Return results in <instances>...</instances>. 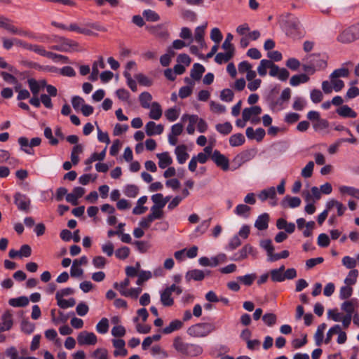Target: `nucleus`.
Here are the masks:
<instances>
[{
  "mask_svg": "<svg viewBox=\"0 0 359 359\" xmlns=\"http://www.w3.org/2000/svg\"><path fill=\"white\" fill-rule=\"evenodd\" d=\"M149 118L154 120H158L162 116V109L158 102H153L149 111Z\"/></svg>",
  "mask_w": 359,
  "mask_h": 359,
  "instance_id": "obj_39",
  "label": "nucleus"
},
{
  "mask_svg": "<svg viewBox=\"0 0 359 359\" xmlns=\"http://www.w3.org/2000/svg\"><path fill=\"white\" fill-rule=\"evenodd\" d=\"M339 193L343 196L348 195L357 199H359V189L355 188L353 187L343 185L339 187Z\"/></svg>",
  "mask_w": 359,
  "mask_h": 359,
  "instance_id": "obj_31",
  "label": "nucleus"
},
{
  "mask_svg": "<svg viewBox=\"0 0 359 359\" xmlns=\"http://www.w3.org/2000/svg\"><path fill=\"white\" fill-rule=\"evenodd\" d=\"M182 120L183 121L188 120L189 124L187 127V132L189 135H193L195 132V125L196 124L197 121H198V116L196 114H184L182 117Z\"/></svg>",
  "mask_w": 359,
  "mask_h": 359,
  "instance_id": "obj_22",
  "label": "nucleus"
},
{
  "mask_svg": "<svg viewBox=\"0 0 359 359\" xmlns=\"http://www.w3.org/2000/svg\"><path fill=\"white\" fill-rule=\"evenodd\" d=\"M353 294V288L349 285L342 286L339 291V298L341 299H347Z\"/></svg>",
  "mask_w": 359,
  "mask_h": 359,
  "instance_id": "obj_64",
  "label": "nucleus"
},
{
  "mask_svg": "<svg viewBox=\"0 0 359 359\" xmlns=\"http://www.w3.org/2000/svg\"><path fill=\"white\" fill-rule=\"evenodd\" d=\"M256 277L257 276L255 273H250L245 276H238L237 279L244 285L250 286L253 283Z\"/></svg>",
  "mask_w": 359,
  "mask_h": 359,
  "instance_id": "obj_53",
  "label": "nucleus"
},
{
  "mask_svg": "<svg viewBox=\"0 0 359 359\" xmlns=\"http://www.w3.org/2000/svg\"><path fill=\"white\" fill-rule=\"evenodd\" d=\"M309 79V76L306 74H296L291 77L290 84L292 86H297L301 83L308 82Z\"/></svg>",
  "mask_w": 359,
  "mask_h": 359,
  "instance_id": "obj_37",
  "label": "nucleus"
},
{
  "mask_svg": "<svg viewBox=\"0 0 359 359\" xmlns=\"http://www.w3.org/2000/svg\"><path fill=\"white\" fill-rule=\"evenodd\" d=\"M262 320L266 325H268L269 327H272L273 325H274L276 324V320H277V317L274 313H265L262 316Z\"/></svg>",
  "mask_w": 359,
  "mask_h": 359,
  "instance_id": "obj_63",
  "label": "nucleus"
},
{
  "mask_svg": "<svg viewBox=\"0 0 359 359\" xmlns=\"http://www.w3.org/2000/svg\"><path fill=\"white\" fill-rule=\"evenodd\" d=\"M173 348L180 353L189 356L196 357L202 354L203 348L194 344L186 343L183 341L182 339L177 337L173 340Z\"/></svg>",
  "mask_w": 359,
  "mask_h": 359,
  "instance_id": "obj_2",
  "label": "nucleus"
},
{
  "mask_svg": "<svg viewBox=\"0 0 359 359\" xmlns=\"http://www.w3.org/2000/svg\"><path fill=\"white\" fill-rule=\"evenodd\" d=\"M259 198L262 201H265L267 199H271L273 201L270 203L272 206H276L277 205L276 201V191L275 187H271L268 189H265L262 190L258 195Z\"/></svg>",
  "mask_w": 359,
  "mask_h": 359,
  "instance_id": "obj_12",
  "label": "nucleus"
},
{
  "mask_svg": "<svg viewBox=\"0 0 359 359\" xmlns=\"http://www.w3.org/2000/svg\"><path fill=\"white\" fill-rule=\"evenodd\" d=\"M156 156L158 158V166L161 169H165L172 163V158L168 152L157 154Z\"/></svg>",
  "mask_w": 359,
  "mask_h": 359,
  "instance_id": "obj_29",
  "label": "nucleus"
},
{
  "mask_svg": "<svg viewBox=\"0 0 359 359\" xmlns=\"http://www.w3.org/2000/svg\"><path fill=\"white\" fill-rule=\"evenodd\" d=\"M103 69L104 68V63L102 60V58H100V60L97 62H95L92 67V72L90 74V79L92 80H95L97 78V75L99 74V69L98 68Z\"/></svg>",
  "mask_w": 359,
  "mask_h": 359,
  "instance_id": "obj_52",
  "label": "nucleus"
},
{
  "mask_svg": "<svg viewBox=\"0 0 359 359\" xmlns=\"http://www.w3.org/2000/svg\"><path fill=\"white\" fill-rule=\"evenodd\" d=\"M151 199L154 203L152 206L163 208L165 206V202L163 199L162 194H156L151 196Z\"/></svg>",
  "mask_w": 359,
  "mask_h": 359,
  "instance_id": "obj_60",
  "label": "nucleus"
},
{
  "mask_svg": "<svg viewBox=\"0 0 359 359\" xmlns=\"http://www.w3.org/2000/svg\"><path fill=\"white\" fill-rule=\"evenodd\" d=\"M112 344L116 350L114 352L115 356L122 355L126 356L128 353L127 350L125 348L126 342L121 339H114L112 340Z\"/></svg>",
  "mask_w": 359,
  "mask_h": 359,
  "instance_id": "obj_20",
  "label": "nucleus"
},
{
  "mask_svg": "<svg viewBox=\"0 0 359 359\" xmlns=\"http://www.w3.org/2000/svg\"><path fill=\"white\" fill-rule=\"evenodd\" d=\"M287 24L288 27L287 34L290 35L298 32L301 27V24L298 18L292 15L290 16V18L287 21Z\"/></svg>",
  "mask_w": 359,
  "mask_h": 359,
  "instance_id": "obj_23",
  "label": "nucleus"
},
{
  "mask_svg": "<svg viewBox=\"0 0 359 359\" xmlns=\"http://www.w3.org/2000/svg\"><path fill=\"white\" fill-rule=\"evenodd\" d=\"M262 113V108L259 106H252L245 108L242 112V117L245 121H248L254 116H258Z\"/></svg>",
  "mask_w": 359,
  "mask_h": 359,
  "instance_id": "obj_18",
  "label": "nucleus"
},
{
  "mask_svg": "<svg viewBox=\"0 0 359 359\" xmlns=\"http://www.w3.org/2000/svg\"><path fill=\"white\" fill-rule=\"evenodd\" d=\"M14 203L17 205L19 210L27 213L29 212L31 201L25 194L17 192L14 195Z\"/></svg>",
  "mask_w": 359,
  "mask_h": 359,
  "instance_id": "obj_7",
  "label": "nucleus"
},
{
  "mask_svg": "<svg viewBox=\"0 0 359 359\" xmlns=\"http://www.w3.org/2000/svg\"><path fill=\"white\" fill-rule=\"evenodd\" d=\"M359 39V22L344 29L337 37L342 43H350Z\"/></svg>",
  "mask_w": 359,
  "mask_h": 359,
  "instance_id": "obj_4",
  "label": "nucleus"
},
{
  "mask_svg": "<svg viewBox=\"0 0 359 359\" xmlns=\"http://www.w3.org/2000/svg\"><path fill=\"white\" fill-rule=\"evenodd\" d=\"M56 299L57 302V305L61 309H67L69 307H73L76 304L75 299L74 298H70L69 299H65L62 298H56Z\"/></svg>",
  "mask_w": 359,
  "mask_h": 359,
  "instance_id": "obj_58",
  "label": "nucleus"
},
{
  "mask_svg": "<svg viewBox=\"0 0 359 359\" xmlns=\"http://www.w3.org/2000/svg\"><path fill=\"white\" fill-rule=\"evenodd\" d=\"M8 303L13 307H25L28 305L29 299L27 297L22 296L18 298L11 299Z\"/></svg>",
  "mask_w": 359,
  "mask_h": 359,
  "instance_id": "obj_40",
  "label": "nucleus"
},
{
  "mask_svg": "<svg viewBox=\"0 0 359 359\" xmlns=\"http://www.w3.org/2000/svg\"><path fill=\"white\" fill-rule=\"evenodd\" d=\"M269 216L267 213H263L259 215L255 221V226L258 230H265L268 228Z\"/></svg>",
  "mask_w": 359,
  "mask_h": 359,
  "instance_id": "obj_30",
  "label": "nucleus"
},
{
  "mask_svg": "<svg viewBox=\"0 0 359 359\" xmlns=\"http://www.w3.org/2000/svg\"><path fill=\"white\" fill-rule=\"evenodd\" d=\"M130 252V250L128 247L123 246L115 251V256L118 259L124 260L128 257Z\"/></svg>",
  "mask_w": 359,
  "mask_h": 359,
  "instance_id": "obj_54",
  "label": "nucleus"
},
{
  "mask_svg": "<svg viewBox=\"0 0 359 359\" xmlns=\"http://www.w3.org/2000/svg\"><path fill=\"white\" fill-rule=\"evenodd\" d=\"M0 27L6 29L10 33L13 34H18L23 36H28L27 32L18 28L11 23L9 19L6 18L4 17H1V20L0 21Z\"/></svg>",
  "mask_w": 359,
  "mask_h": 359,
  "instance_id": "obj_9",
  "label": "nucleus"
},
{
  "mask_svg": "<svg viewBox=\"0 0 359 359\" xmlns=\"http://www.w3.org/2000/svg\"><path fill=\"white\" fill-rule=\"evenodd\" d=\"M275 91V88L271 90L270 95L267 97V101L271 110H273V111H279L285 109V102H283V101H282L280 97L276 98L273 95Z\"/></svg>",
  "mask_w": 359,
  "mask_h": 359,
  "instance_id": "obj_13",
  "label": "nucleus"
},
{
  "mask_svg": "<svg viewBox=\"0 0 359 359\" xmlns=\"http://www.w3.org/2000/svg\"><path fill=\"white\" fill-rule=\"evenodd\" d=\"M139 100L141 104V106L144 109H148L150 107L149 102L152 100L151 95L148 92H143L139 96Z\"/></svg>",
  "mask_w": 359,
  "mask_h": 359,
  "instance_id": "obj_50",
  "label": "nucleus"
},
{
  "mask_svg": "<svg viewBox=\"0 0 359 359\" xmlns=\"http://www.w3.org/2000/svg\"><path fill=\"white\" fill-rule=\"evenodd\" d=\"M160 302L165 307H170L174 304V299L172 294L165 289L160 291Z\"/></svg>",
  "mask_w": 359,
  "mask_h": 359,
  "instance_id": "obj_26",
  "label": "nucleus"
},
{
  "mask_svg": "<svg viewBox=\"0 0 359 359\" xmlns=\"http://www.w3.org/2000/svg\"><path fill=\"white\" fill-rule=\"evenodd\" d=\"M217 327L214 323H199L190 326L187 329V334L193 337H205L215 331Z\"/></svg>",
  "mask_w": 359,
  "mask_h": 359,
  "instance_id": "obj_3",
  "label": "nucleus"
},
{
  "mask_svg": "<svg viewBox=\"0 0 359 359\" xmlns=\"http://www.w3.org/2000/svg\"><path fill=\"white\" fill-rule=\"evenodd\" d=\"M205 71V67L199 63H195L191 69V77L195 81H199Z\"/></svg>",
  "mask_w": 359,
  "mask_h": 359,
  "instance_id": "obj_33",
  "label": "nucleus"
},
{
  "mask_svg": "<svg viewBox=\"0 0 359 359\" xmlns=\"http://www.w3.org/2000/svg\"><path fill=\"white\" fill-rule=\"evenodd\" d=\"M147 29L156 36L160 38H166L168 36V31L161 25L156 26L147 27Z\"/></svg>",
  "mask_w": 359,
  "mask_h": 359,
  "instance_id": "obj_32",
  "label": "nucleus"
},
{
  "mask_svg": "<svg viewBox=\"0 0 359 359\" xmlns=\"http://www.w3.org/2000/svg\"><path fill=\"white\" fill-rule=\"evenodd\" d=\"M67 30L71 32H76L79 34H82L86 36H92L94 34L93 32L87 27H80L76 23H71L67 27Z\"/></svg>",
  "mask_w": 359,
  "mask_h": 359,
  "instance_id": "obj_38",
  "label": "nucleus"
},
{
  "mask_svg": "<svg viewBox=\"0 0 359 359\" xmlns=\"http://www.w3.org/2000/svg\"><path fill=\"white\" fill-rule=\"evenodd\" d=\"M175 154L177 160L180 164H183L189 158V154L187 152V147L184 144L179 145L175 148Z\"/></svg>",
  "mask_w": 359,
  "mask_h": 359,
  "instance_id": "obj_27",
  "label": "nucleus"
},
{
  "mask_svg": "<svg viewBox=\"0 0 359 359\" xmlns=\"http://www.w3.org/2000/svg\"><path fill=\"white\" fill-rule=\"evenodd\" d=\"M207 23L204 25L197 27L195 29L194 39L201 46L205 45L204 35Z\"/></svg>",
  "mask_w": 359,
  "mask_h": 359,
  "instance_id": "obj_36",
  "label": "nucleus"
},
{
  "mask_svg": "<svg viewBox=\"0 0 359 359\" xmlns=\"http://www.w3.org/2000/svg\"><path fill=\"white\" fill-rule=\"evenodd\" d=\"M18 142L22 151L27 154L33 155L34 154L33 147L39 146L41 143V139L36 137L32 138L29 141L26 137H20L18 139Z\"/></svg>",
  "mask_w": 359,
  "mask_h": 359,
  "instance_id": "obj_5",
  "label": "nucleus"
},
{
  "mask_svg": "<svg viewBox=\"0 0 359 359\" xmlns=\"http://www.w3.org/2000/svg\"><path fill=\"white\" fill-rule=\"evenodd\" d=\"M164 130V127L161 124H156L154 121H149L145 126V131L148 136L161 135Z\"/></svg>",
  "mask_w": 359,
  "mask_h": 359,
  "instance_id": "obj_17",
  "label": "nucleus"
},
{
  "mask_svg": "<svg viewBox=\"0 0 359 359\" xmlns=\"http://www.w3.org/2000/svg\"><path fill=\"white\" fill-rule=\"evenodd\" d=\"M27 84L33 95H38L41 90L38 81L34 78H30L27 79Z\"/></svg>",
  "mask_w": 359,
  "mask_h": 359,
  "instance_id": "obj_56",
  "label": "nucleus"
},
{
  "mask_svg": "<svg viewBox=\"0 0 359 359\" xmlns=\"http://www.w3.org/2000/svg\"><path fill=\"white\" fill-rule=\"evenodd\" d=\"M342 264L348 269H354L357 265V260L350 256H345L341 260Z\"/></svg>",
  "mask_w": 359,
  "mask_h": 359,
  "instance_id": "obj_61",
  "label": "nucleus"
},
{
  "mask_svg": "<svg viewBox=\"0 0 359 359\" xmlns=\"http://www.w3.org/2000/svg\"><path fill=\"white\" fill-rule=\"evenodd\" d=\"M285 266L282 265L278 269H272L270 271L271 280L273 282H283Z\"/></svg>",
  "mask_w": 359,
  "mask_h": 359,
  "instance_id": "obj_35",
  "label": "nucleus"
},
{
  "mask_svg": "<svg viewBox=\"0 0 359 359\" xmlns=\"http://www.w3.org/2000/svg\"><path fill=\"white\" fill-rule=\"evenodd\" d=\"M349 71L347 68L342 67L335 69L330 76V79H339L340 77H348Z\"/></svg>",
  "mask_w": 359,
  "mask_h": 359,
  "instance_id": "obj_57",
  "label": "nucleus"
},
{
  "mask_svg": "<svg viewBox=\"0 0 359 359\" xmlns=\"http://www.w3.org/2000/svg\"><path fill=\"white\" fill-rule=\"evenodd\" d=\"M358 300L353 298L344 302L341 306V309L346 313L345 315H350L351 316H353L355 313V309L358 307Z\"/></svg>",
  "mask_w": 359,
  "mask_h": 359,
  "instance_id": "obj_14",
  "label": "nucleus"
},
{
  "mask_svg": "<svg viewBox=\"0 0 359 359\" xmlns=\"http://www.w3.org/2000/svg\"><path fill=\"white\" fill-rule=\"evenodd\" d=\"M83 147L81 144H76L74 146L72 153H71V161L73 165H76L78 164L79 161V155L82 153Z\"/></svg>",
  "mask_w": 359,
  "mask_h": 359,
  "instance_id": "obj_43",
  "label": "nucleus"
},
{
  "mask_svg": "<svg viewBox=\"0 0 359 359\" xmlns=\"http://www.w3.org/2000/svg\"><path fill=\"white\" fill-rule=\"evenodd\" d=\"M257 154V151L253 149H247L244 150L239 154H238L233 158V163H235L237 167L241 166L243 164H244L246 162L250 161L252 158H255V155Z\"/></svg>",
  "mask_w": 359,
  "mask_h": 359,
  "instance_id": "obj_8",
  "label": "nucleus"
},
{
  "mask_svg": "<svg viewBox=\"0 0 359 359\" xmlns=\"http://www.w3.org/2000/svg\"><path fill=\"white\" fill-rule=\"evenodd\" d=\"M306 60L313 64L318 70L327 67V62L322 59L319 54H310L306 57Z\"/></svg>",
  "mask_w": 359,
  "mask_h": 359,
  "instance_id": "obj_19",
  "label": "nucleus"
},
{
  "mask_svg": "<svg viewBox=\"0 0 359 359\" xmlns=\"http://www.w3.org/2000/svg\"><path fill=\"white\" fill-rule=\"evenodd\" d=\"M0 323V332L10 330L13 325V315L8 311L4 313Z\"/></svg>",
  "mask_w": 359,
  "mask_h": 359,
  "instance_id": "obj_16",
  "label": "nucleus"
},
{
  "mask_svg": "<svg viewBox=\"0 0 359 359\" xmlns=\"http://www.w3.org/2000/svg\"><path fill=\"white\" fill-rule=\"evenodd\" d=\"M109 327V320L107 318H102L96 325V331L104 334L108 332Z\"/></svg>",
  "mask_w": 359,
  "mask_h": 359,
  "instance_id": "obj_46",
  "label": "nucleus"
},
{
  "mask_svg": "<svg viewBox=\"0 0 359 359\" xmlns=\"http://www.w3.org/2000/svg\"><path fill=\"white\" fill-rule=\"evenodd\" d=\"M183 326H184L183 321L178 320V319H175V320H172L168 326L165 327L162 330V332L164 334H169L175 331H178V330H181L183 327Z\"/></svg>",
  "mask_w": 359,
  "mask_h": 359,
  "instance_id": "obj_21",
  "label": "nucleus"
},
{
  "mask_svg": "<svg viewBox=\"0 0 359 359\" xmlns=\"http://www.w3.org/2000/svg\"><path fill=\"white\" fill-rule=\"evenodd\" d=\"M245 137L242 133L233 134L229 137V144L231 147L241 146L245 143Z\"/></svg>",
  "mask_w": 359,
  "mask_h": 359,
  "instance_id": "obj_41",
  "label": "nucleus"
},
{
  "mask_svg": "<svg viewBox=\"0 0 359 359\" xmlns=\"http://www.w3.org/2000/svg\"><path fill=\"white\" fill-rule=\"evenodd\" d=\"M211 159L217 165L220 167L223 170L229 169V159L218 150H215L211 156Z\"/></svg>",
  "mask_w": 359,
  "mask_h": 359,
  "instance_id": "obj_11",
  "label": "nucleus"
},
{
  "mask_svg": "<svg viewBox=\"0 0 359 359\" xmlns=\"http://www.w3.org/2000/svg\"><path fill=\"white\" fill-rule=\"evenodd\" d=\"M142 15L145 20L149 22H157L160 20L159 15L151 9L144 10Z\"/></svg>",
  "mask_w": 359,
  "mask_h": 359,
  "instance_id": "obj_51",
  "label": "nucleus"
},
{
  "mask_svg": "<svg viewBox=\"0 0 359 359\" xmlns=\"http://www.w3.org/2000/svg\"><path fill=\"white\" fill-rule=\"evenodd\" d=\"M77 341L81 346L95 345L97 341V338L93 332L83 331L78 334Z\"/></svg>",
  "mask_w": 359,
  "mask_h": 359,
  "instance_id": "obj_10",
  "label": "nucleus"
},
{
  "mask_svg": "<svg viewBox=\"0 0 359 359\" xmlns=\"http://www.w3.org/2000/svg\"><path fill=\"white\" fill-rule=\"evenodd\" d=\"M163 215H164V213H163V208L151 206L149 216H150L153 219L154 221L155 219H162L163 217Z\"/></svg>",
  "mask_w": 359,
  "mask_h": 359,
  "instance_id": "obj_62",
  "label": "nucleus"
},
{
  "mask_svg": "<svg viewBox=\"0 0 359 359\" xmlns=\"http://www.w3.org/2000/svg\"><path fill=\"white\" fill-rule=\"evenodd\" d=\"M233 53L232 51L226 50L225 53H219L216 55L215 60L218 64L226 62L233 57Z\"/></svg>",
  "mask_w": 359,
  "mask_h": 359,
  "instance_id": "obj_49",
  "label": "nucleus"
},
{
  "mask_svg": "<svg viewBox=\"0 0 359 359\" xmlns=\"http://www.w3.org/2000/svg\"><path fill=\"white\" fill-rule=\"evenodd\" d=\"M302 201L299 197L287 196L281 202V205L286 208L287 207L295 208L301 205Z\"/></svg>",
  "mask_w": 359,
  "mask_h": 359,
  "instance_id": "obj_24",
  "label": "nucleus"
},
{
  "mask_svg": "<svg viewBox=\"0 0 359 359\" xmlns=\"http://www.w3.org/2000/svg\"><path fill=\"white\" fill-rule=\"evenodd\" d=\"M245 133L248 139L256 140L257 142H261L266 135L263 128H259L255 130L252 127L247 128Z\"/></svg>",
  "mask_w": 359,
  "mask_h": 359,
  "instance_id": "obj_15",
  "label": "nucleus"
},
{
  "mask_svg": "<svg viewBox=\"0 0 359 359\" xmlns=\"http://www.w3.org/2000/svg\"><path fill=\"white\" fill-rule=\"evenodd\" d=\"M50 42L55 43L50 46L52 50L67 53L81 50L79 43L77 41L63 36H53Z\"/></svg>",
  "mask_w": 359,
  "mask_h": 359,
  "instance_id": "obj_1",
  "label": "nucleus"
},
{
  "mask_svg": "<svg viewBox=\"0 0 359 359\" xmlns=\"http://www.w3.org/2000/svg\"><path fill=\"white\" fill-rule=\"evenodd\" d=\"M215 128L217 131L223 135H229L233 129V127L229 122L218 123L216 125Z\"/></svg>",
  "mask_w": 359,
  "mask_h": 359,
  "instance_id": "obj_48",
  "label": "nucleus"
},
{
  "mask_svg": "<svg viewBox=\"0 0 359 359\" xmlns=\"http://www.w3.org/2000/svg\"><path fill=\"white\" fill-rule=\"evenodd\" d=\"M180 116V109L176 107L168 109L165 111V116L170 122L176 121Z\"/></svg>",
  "mask_w": 359,
  "mask_h": 359,
  "instance_id": "obj_47",
  "label": "nucleus"
},
{
  "mask_svg": "<svg viewBox=\"0 0 359 359\" xmlns=\"http://www.w3.org/2000/svg\"><path fill=\"white\" fill-rule=\"evenodd\" d=\"M248 256L253 259L257 257V250L250 244H245L237 253L234 254L231 260L239 262L245 259Z\"/></svg>",
  "mask_w": 359,
  "mask_h": 359,
  "instance_id": "obj_6",
  "label": "nucleus"
},
{
  "mask_svg": "<svg viewBox=\"0 0 359 359\" xmlns=\"http://www.w3.org/2000/svg\"><path fill=\"white\" fill-rule=\"evenodd\" d=\"M250 210L251 208L248 205L245 204H239L236 207L234 212L238 216L247 218L249 216Z\"/></svg>",
  "mask_w": 359,
  "mask_h": 359,
  "instance_id": "obj_45",
  "label": "nucleus"
},
{
  "mask_svg": "<svg viewBox=\"0 0 359 359\" xmlns=\"http://www.w3.org/2000/svg\"><path fill=\"white\" fill-rule=\"evenodd\" d=\"M333 207H336L337 210V215L339 217L342 216L346 210V207L342 203L334 199L329 201L326 204V208L327 209L330 210Z\"/></svg>",
  "mask_w": 359,
  "mask_h": 359,
  "instance_id": "obj_34",
  "label": "nucleus"
},
{
  "mask_svg": "<svg viewBox=\"0 0 359 359\" xmlns=\"http://www.w3.org/2000/svg\"><path fill=\"white\" fill-rule=\"evenodd\" d=\"M272 65V61L269 60H262L260 61L259 65L257 67V72L259 76H265L267 73V69L269 68V66Z\"/></svg>",
  "mask_w": 359,
  "mask_h": 359,
  "instance_id": "obj_44",
  "label": "nucleus"
},
{
  "mask_svg": "<svg viewBox=\"0 0 359 359\" xmlns=\"http://www.w3.org/2000/svg\"><path fill=\"white\" fill-rule=\"evenodd\" d=\"M123 194L129 198H135L139 193V188L135 184H127L123 188Z\"/></svg>",
  "mask_w": 359,
  "mask_h": 359,
  "instance_id": "obj_42",
  "label": "nucleus"
},
{
  "mask_svg": "<svg viewBox=\"0 0 359 359\" xmlns=\"http://www.w3.org/2000/svg\"><path fill=\"white\" fill-rule=\"evenodd\" d=\"M205 278V273L202 270L193 269L188 271L185 275L187 282H190L191 280L196 281H201Z\"/></svg>",
  "mask_w": 359,
  "mask_h": 359,
  "instance_id": "obj_25",
  "label": "nucleus"
},
{
  "mask_svg": "<svg viewBox=\"0 0 359 359\" xmlns=\"http://www.w3.org/2000/svg\"><path fill=\"white\" fill-rule=\"evenodd\" d=\"M130 285V280L127 278H125L122 282L120 283H114V287L119 291L121 295L123 296V293H126L127 292V287Z\"/></svg>",
  "mask_w": 359,
  "mask_h": 359,
  "instance_id": "obj_59",
  "label": "nucleus"
},
{
  "mask_svg": "<svg viewBox=\"0 0 359 359\" xmlns=\"http://www.w3.org/2000/svg\"><path fill=\"white\" fill-rule=\"evenodd\" d=\"M358 276V271L357 269L351 270L344 280L345 284L349 286L351 285H354L357 281Z\"/></svg>",
  "mask_w": 359,
  "mask_h": 359,
  "instance_id": "obj_55",
  "label": "nucleus"
},
{
  "mask_svg": "<svg viewBox=\"0 0 359 359\" xmlns=\"http://www.w3.org/2000/svg\"><path fill=\"white\" fill-rule=\"evenodd\" d=\"M339 116L343 118H355L357 113L348 105H342L337 109Z\"/></svg>",
  "mask_w": 359,
  "mask_h": 359,
  "instance_id": "obj_28",
  "label": "nucleus"
}]
</instances>
